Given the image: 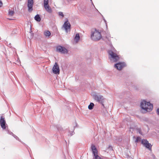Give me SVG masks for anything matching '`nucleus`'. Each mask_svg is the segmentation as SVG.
Instances as JSON below:
<instances>
[{
	"instance_id": "obj_22",
	"label": "nucleus",
	"mask_w": 159,
	"mask_h": 159,
	"mask_svg": "<svg viewBox=\"0 0 159 159\" xmlns=\"http://www.w3.org/2000/svg\"><path fill=\"white\" fill-rule=\"evenodd\" d=\"M94 106V104L92 103L91 102L90 104L88 106V108L89 109L91 110L93 109V107Z\"/></svg>"
},
{
	"instance_id": "obj_19",
	"label": "nucleus",
	"mask_w": 159,
	"mask_h": 159,
	"mask_svg": "<svg viewBox=\"0 0 159 159\" xmlns=\"http://www.w3.org/2000/svg\"><path fill=\"white\" fill-rule=\"evenodd\" d=\"M80 39V37L79 33L76 34L74 38V39L76 43H77L78 42Z\"/></svg>"
},
{
	"instance_id": "obj_14",
	"label": "nucleus",
	"mask_w": 159,
	"mask_h": 159,
	"mask_svg": "<svg viewBox=\"0 0 159 159\" xmlns=\"http://www.w3.org/2000/svg\"><path fill=\"white\" fill-rule=\"evenodd\" d=\"M140 142H141V143L143 145V147L145 146V145L149 143L148 141L146 139H141L140 138Z\"/></svg>"
},
{
	"instance_id": "obj_16",
	"label": "nucleus",
	"mask_w": 159,
	"mask_h": 159,
	"mask_svg": "<svg viewBox=\"0 0 159 159\" xmlns=\"http://www.w3.org/2000/svg\"><path fill=\"white\" fill-rule=\"evenodd\" d=\"M108 53L110 56L109 57H112L114 56L117 54L114 51L112 50H109L108 52Z\"/></svg>"
},
{
	"instance_id": "obj_9",
	"label": "nucleus",
	"mask_w": 159,
	"mask_h": 159,
	"mask_svg": "<svg viewBox=\"0 0 159 159\" xmlns=\"http://www.w3.org/2000/svg\"><path fill=\"white\" fill-rule=\"evenodd\" d=\"M5 124L6 121L4 117H3L2 116H1L0 118V124L1 127L3 129H6Z\"/></svg>"
},
{
	"instance_id": "obj_26",
	"label": "nucleus",
	"mask_w": 159,
	"mask_h": 159,
	"mask_svg": "<svg viewBox=\"0 0 159 159\" xmlns=\"http://www.w3.org/2000/svg\"><path fill=\"white\" fill-rule=\"evenodd\" d=\"M48 0H44V6L48 5Z\"/></svg>"
},
{
	"instance_id": "obj_27",
	"label": "nucleus",
	"mask_w": 159,
	"mask_h": 159,
	"mask_svg": "<svg viewBox=\"0 0 159 159\" xmlns=\"http://www.w3.org/2000/svg\"><path fill=\"white\" fill-rule=\"evenodd\" d=\"M59 15L60 16H62L63 17H64V16L63 15V14L62 13V12H59Z\"/></svg>"
},
{
	"instance_id": "obj_3",
	"label": "nucleus",
	"mask_w": 159,
	"mask_h": 159,
	"mask_svg": "<svg viewBox=\"0 0 159 159\" xmlns=\"http://www.w3.org/2000/svg\"><path fill=\"white\" fill-rule=\"evenodd\" d=\"M93 98L95 100L101 103L103 108L105 107L103 104L104 99L102 96L101 95H98L96 94L93 96Z\"/></svg>"
},
{
	"instance_id": "obj_21",
	"label": "nucleus",
	"mask_w": 159,
	"mask_h": 159,
	"mask_svg": "<svg viewBox=\"0 0 159 159\" xmlns=\"http://www.w3.org/2000/svg\"><path fill=\"white\" fill-rule=\"evenodd\" d=\"M133 140L135 143H137L139 141V137H136L135 136H134L133 137Z\"/></svg>"
},
{
	"instance_id": "obj_13",
	"label": "nucleus",
	"mask_w": 159,
	"mask_h": 159,
	"mask_svg": "<svg viewBox=\"0 0 159 159\" xmlns=\"http://www.w3.org/2000/svg\"><path fill=\"white\" fill-rule=\"evenodd\" d=\"M140 142H141V143L143 145V147L145 146V145L149 143L148 141L146 139H141L140 138Z\"/></svg>"
},
{
	"instance_id": "obj_25",
	"label": "nucleus",
	"mask_w": 159,
	"mask_h": 159,
	"mask_svg": "<svg viewBox=\"0 0 159 159\" xmlns=\"http://www.w3.org/2000/svg\"><path fill=\"white\" fill-rule=\"evenodd\" d=\"M10 134H11L13 136V137L14 138H15L16 140H18L20 141V140L19 139V138L16 135H15L13 134L12 132H11Z\"/></svg>"
},
{
	"instance_id": "obj_2",
	"label": "nucleus",
	"mask_w": 159,
	"mask_h": 159,
	"mask_svg": "<svg viewBox=\"0 0 159 159\" xmlns=\"http://www.w3.org/2000/svg\"><path fill=\"white\" fill-rule=\"evenodd\" d=\"M91 36V39L93 40L96 41L99 40L102 37L101 33L97 31L96 29H95L93 32H92Z\"/></svg>"
},
{
	"instance_id": "obj_30",
	"label": "nucleus",
	"mask_w": 159,
	"mask_h": 159,
	"mask_svg": "<svg viewBox=\"0 0 159 159\" xmlns=\"http://www.w3.org/2000/svg\"><path fill=\"white\" fill-rule=\"evenodd\" d=\"M2 1H0V7H2Z\"/></svg>"
},
{
	"instance_id": "obj_34",
	"label": "nucleus",
	"mask_w": 159,
	"mask_h": 159,
	"mask_svg": "<svg viewBox=\"0 0 159 159\" xmlns=\"http://www.w3.org/2000/svg\"><path fill=\"white\" fill-rule=\"evenodd\" d=\"M105 111H106V112H107V111L106 110H105Z\"/></svg>"
},
{
	"instance_id": "obj_1",
	"label": "nucleus",
	"mask_w": 159,
	"mask_h": 159,
	"mask_svg": "<svg viewBox=\"0 0 159 159\" xmlns=\"http://www.w3.org/2000/svg\"><path fill=\"white\" fill-rule=\"evenodd\" d=\"M140 107L142 109L141 112L143 113L151 112L153 109L152 104L150 102L146 101L145 100H142L140 104Z\"/></svg>"
},
{
	"instance_id": "obj_23",
	"label": "nucleus",
	"mask_w": 159,
	"mask_h": 159,
	"mask_svg": "<svg viewBox=\"0 0 159 159\" xmlns=\"http://www.w3.org/2000/svg\"><path fill=\"white\" fill-rule=\"evenodd\" d=\"M14 11H11L10 10H9V11L8 13V15L12 16L14 15Z\"/></svg>"
},
{
	"instance_id": "obj_33",
	"label": "nucleus",
	"mask_w": 159,
	"mask_h": 159,
	"mask_svg": "<svg viewBox=\"0 0 159 159\" xmlns=\"http://www.w3.org/2000/svg\"><path fill=\"white\" fill-rule=\"evenodd\" d=\"M71 134V136H72V135H73V134Z\"/></svg>"
},
{
	"instance_id": "obj_28",
	"label": "nucleus",
	"mask_w": 159,
	"mask_h": 159,
	"mask_svg": "<svg viewBox=\"0 0 159 159\" xmlns=\"http://www.w3.org/2000/svg\"><path fill=\"white\" fill-rule=\"evenodd\" d=\"M156 112L157 114L159 116V107L157 109Z\"/></svg>"
},
{
	"instance_id": "obj_6",
	"label": "nucleus",
	"mask_w": 159,
	"mask_h": 159,
	"mask_svg": "<svg viewBox=\"0 0 159 159\" xmlns=\"http://www.w3.org/2000/svg\"><path fill=\"white\" fill-rule=\"evenodd\" d=\"M125 66L126 64L125 62H120L116 63L115 65V67L117 70H120Z\"/></svg>"
},
{
	"instance_id": "obj_12",
	"label": "nucleus",
	"mask_w": 159,
	"mask_h": 159,
	"mask_svg": "<svg viewBox=\"0 0 159 159\" xmlns=\"http://www.w3.org/2000/svg\"><path fill=\"white\" fill-rule=\"evenodd\" d=\"M140 142H141V143L143 145V147L145 146V145L149 143L148 141L146 139H141L140 138Z\"/></svg>"
},
{
	"instance_id": "obj_29",
	"label": "nucleus",
	"mask_w": 159,
	"mask_h": 159,
	"mask_svg": "<svg viewBox=\"0 0 159 159\" xmlns=\"http://www.w3.org/2000/svg\"><path fill=\"white\" fill-rule=\"evenodd\" d=\"M108 149H111V150H112V147L111 146V145H109L108 147Z\"/></svg>"
},
{
	"instance_id": "obj_5",
	"label": "nucleus",
	"mask_w": 159,
	"mask_h": 159,
	"mask_svg": "<svg viewBox=\"0 0 159 159\" xmlns=\"http://www.w3.org/2000/svg\"><path fill=\"white\" fill-rule=\"evenodd\" d=\"M57 51L61 53L65 54L68 52L67 50L65 48L61 46H57L56 48Z\"/></svg>"
},
{
	"instance_id": "obj_7",
	"label": "nucleus",
	"mask_w": 159,
	"mask_h": 159,
	"mask_svg": "<svg viewBox=\"0 0 159 159\" xmlns=\"http://www.w3.org/2000/svg\"><path fill=\"white\" fill-rule=\"evenodd\" d=\"M33 0H28L27 7H28V11L29 12H31L33 11Z\"/></svg>"
},
{
	"instance_id": "obj_17",
	"label": "nucleus",
	"mask_w": 159,
	"mask_h": 159,
	"mask_svg": "<svg viewBox=\"0 0 159 159\" xmlns=\"http://www.w3.org/2000/svg\"><path fill=\"white\" fill-rule=\"evenodd\" d=\"M152 145L150 143H149L145 145V146H144V147L148 149L149 151H152Z\"/></svg>"
},
{
	"instance_id": "obj_11",
	"label": "nucleus",
	"mask_w": 159,
	"mask_h": 159,
	"mask_svg": "<svg viewBox=\"0 0 159 159\" xmlns=\"http://www.w3.org/2000/svg\"><path fill=\"white\" fill-rule=\"evenodd\" d=\"M110 59L113 62H116L118 61L120 57L119 56L116 54V55L112 57H109Z\"/></svg>"
},
{
	"instance_id": "obj_24",
	"label": "nucleus",
	"mask_w": 159,
	"mask_h": 159,
	"mask_svg": "<svg viewBox=\"0 0 159 159\" xmlns=\"http://www.w3.org/2000/svg\"><path fill=\"white\" fill-rule=\"evenodd\" d=\"M44 34L46 36H49L51 35V33L48 30L44 32Z\"/></svg>"
},
{
	"instance_id": "obj_8",
	"label": "nucleus",
	"mask_w": 159,
	"mask_h": 159,
	"mask_svg": "<svg viewBox=\"0 0 159 159\" xmlns=\"http://www.w3.org/2000/svg\"><path fill=\"white\" fill-rule=\"evenodd\" d=\"M52 70L53 73L55 74H59L60 69L58 66L57 62H55L53 66Z\"/></svg>"
},
{
	"instance_id": "obj_10",
	"label": "nucleus",
	"mask_w": 159,
	"mask_h": 159,
	"mask_svg": "<svg viewBox=\"0 0 159 159\" xmlns=\"http://www.w3.org/2000/svg\"><path fill=\"white\" fill-rule=\"evenodd\" d=\"M63 26L64 27V29L67 32V30L68 29H70V25L68 21V19L65 22Z\"/></svg>"
},
{
	"instance_id": "obj_4",
	"label": "nucleus",
	"mask_w": 159,
	"mask_h": 159,
	"mask_svg": "<svg viewBox=\"0 0 159 159\" xmlns=\"http://www.w3.org/2000/svg\"><path fill=\"white\" fill-rule=\"evenodd\" d=\"M91 149L93 154L94 157L93 159H102L98 155V151L95 145L91 146Z\"/></svg>"
},
{
	"instance_id": "obj_31",
	"label": "nucleus",
	"mask_w": 159,
	"mask_h": 159,
	"mask_svg": "<svg viewBox=\"0 0 159 159\" xmlns=\"http://www.w3.org/2000/svg\"><path fill=\"white\" fill-rule=\"evenodd\" d=\"M152 156L153 157V158L154 159H155V156L154 154H152Z\"/></svg>"
},
{
	"instance_id": "obj_32",
	"label": "nucleus",
	"mask_w": 159,
	"mask_h": 159,
	"mask_svg": "<svg viewBox=\"0 0 159 159\" xmlns=\"http://www.w3.org/2000/svg\"><path fill=\"white\" fill-rule=\"evenodd\" d=\"M140 134L142 135V133L140 129V132H139Z\"/></svg>"
},
{
	"instance_id": "obj_18",
	"label": "nucleus",
	"mask_w": 159,
	"mask_h": 159,
	"mask_svg": "<svg viewBox=\"0 0 159 159\" xmlns=\"http://www.w3.org/2000/svg\"><path fill=\"white\" fill-rule=\"evenodd\" d=\"M44 7L46 11L49 13H51L52 12V10L51 8L49 7L48 5L46 6H44Z\"/></svg>"
},
{
	"instance_id": "obj_15",
	"label": "nucleus",
	"mask_w": 159,
	"mask_h": 159,
	"mask_svg": "<svg viewBox=\"0 0 159 159\" xmlns=\"http://www.w3.org/2000/svg\"><path fill=\"white\" fill-rule=\"evenodd\" d=\"M140 142H141V143L143 145V147L145 146V145L149 143L148 141L146 139H141L140 138Z\"/></svg>"
},
{
	"instance_id": "obj_20",
	"label": "nucleus",
	"mask_w": 159,
	"mask_h": 159,
	"mask_svg": "<svg viewBox=\"0 0 159 159\" xmlns=\"http://www.w3.org/2000/svg\"><path fill=\"white\" fill-rule=\"evenodd\" d=\"M34 19L37 21H40L41 20V18L38 14L36 15L34 17Z\"/></svg>"
}]
</instances>
